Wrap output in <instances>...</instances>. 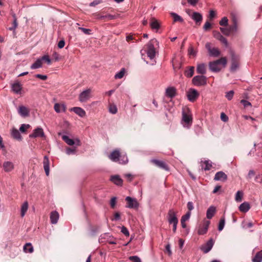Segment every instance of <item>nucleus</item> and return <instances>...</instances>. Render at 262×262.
I'll list each match as a JSON object with an SVG mask.
<instances>
[{
  "mask_svg": "<svg viewBox=\"0 0 262 262\" xmlns=\"http://www.w3.org/2000/svg\"><path fill=\"white\" fill-rule=\"evenodd\" d=\"M59 213L57 211L51 212L50 216L51 223L53 224H56L59 219Z\"/></svg>",
  "mask_w": 262,
  "mask_h": 262,
  "instance_id": "obj_23",
  "label": "nucleus"
},
{
  "mask_svg": "<svg viewBox=\"0 0 262 262\" xmlns=\"http://www.w3.org/2000/svg\"><path fill=\"white\" fill-rule=\"evenodd\" d=\"M13 17L14 18V21L13 22L12 26L9 28V30L11 31L14 30L17 27V19L15 15L14 14Z\"/></svg>",
  "mask_w": 262,
  "mask_h": 262,
  "instance_id": "obj_43",
  "label": "nucleus"
},
{
  "mask_svg": "<svg viewBox=\"0 0 262 262\" xmlns=\"http://www.w3.org/2000/svg\"><path fill=\"white\" fill-rule=\"evenodd\" d=\"M157 43V40L155 39H151L145 45V52L147 56L150 59H154L156 56V51L155 48V44Z\"/></svg>",
  "mask_w": 262,
  "mask_h": 262,
  "instance_id": "obj_2",
  "label": "nucleus"
},
{
  "mask_svg": "<svg viewBox=\"0 0 262 262\" xmlns=\"http://www.w3.org/2000/svg\"><path fill=\"white\" fill-rule=\"evenodd\" d=\"M243 195L244 193L242 191H238L235 194V200L237 202H242Z\"/></svg>",
  "mask_w": 262,
  "mask_h": 262,
  "instance_id": "obj_41",
  "label": "nucleus"
},
{
  "mask_svg": "<svg viewBox=\"0 0 262 262\" xmlns=\"http://www.w3.org/2000/svg\"><path fill=\"white\" fill-rule=\"evenodd\" d=\"M215 212V208L211 206L210 207L207 211L206 216L207 219H211L213 216L214 213Z\"/></svg>",
  "mask_w": 262,
  "mask_h": 262,
  "instance_id": "obj_34",
  "label": "nucleus"
},
{
  "mask_svg": "<svg viewBox=\"0 0 262 262\" xmlns=\"http://www.w3.org/2000/svg\"><path fill=\"white\" fill-rule=\"evenodd\" d=\"M94 15L97 17V19H100V20H103L104 21L113 20L116 18V16L115 15H113L111 14L101 15H100L99 13H94Z\"/></svg>",
  "mask_w": 262,
  "mask_h": 262,
  "instance_id": "obj_18",
  "label": "nucleus"
},
{
  "mask_svg": "<svg viewBox=\"0 0 262 262\" xmlns=\"http://www.w3.org/2000/svg\"><path fill=\"white\" fill-rule=\"evenodd\" d=\"M110 180L117 185L121 186L122 185L123 180L118 175L111 176Z\"/></svg>",
  "mask_w": 262,
  "mask_h": 262,
  "instance_id": "obj_24",
  "label": "nucleus"
},
{
  "mask_svg": "<svg viewBox=\"0 0 262 262\" xmlns=\"http://www.w3.org/2000/svg\"><path fill=\"white\" fill-rule=\"evenodd\" d=\"M121 231L122 233H123L126 236H128L129 235V233L128 229L124 226H122L121 227Z\"/></svg>",
  "mask_w": 262,
  "mask_h": 262,
  "instance_id": "obj_58",
  "label": "nucleus"
},
{
  "mask_svg": "<svg viewBox=\"0 0 262 262\" xmlns=\"http://www.w3.org/2000/svg\"><path fill=\"white\" fill-rule=\"evenodd\" d=\"M230 33L235 32L237 30V25L232 24L229 27H228Z\"/></svg>",
  "mask_w": 262,
  "mask_h": 262,
  "instance_id": "obj_47",
  "label": "nucleus"
},
{
  "mask_svg": "<svg viewBox=\"0 0 262 262\" xmlns=\"http://www.w3.org/2000/svg\"><path fill=\"white\" fill-rule=\"evenodd\" d=\"M196 72L201 74H205L206 72V65L204 63L199 64L196 68Z\"/></svg>",
  "mask_w": 262,
  "mask_h": 262,
  "instance_id": "obj_31",
  "label": "nucleus"
},
{
  "mask_svg": "<svg viewBox=\"0 0 262 262\" xmlns=\"http://www.w3.org/2000/svg\"><path fill=\"white\" fill-rule=\"evenodd\" d=\"M125 72V69L124 68H122L120 71L119 72L117 73L115 75V79H121V78H122L124 76V75Z\"/></svg>",
  "mask_w": 262,
  "mask_h": 262,
  "instance_id": "obj_42",
  "label": "nucleus"
},
{
  "mask_svg": "<svg viewBox=\"0 0 262 262\" xmlns=\"http://www.w3.org/2000/svg\"><path fill=\"white\" fill-rule=\"evenodd\" d=\"M250 208V206L249 203L244 202L240 205L239 207V210L242 212H247Z\"/></svg>",
  "mask_w": 262,
  "mask_h": 262,
  "instance_id": "obj_27",
  "label": "nucleus"
},
{
  "mask_svg": "<svg viewBox=\"0 0 262 262\" xmlns=\"http://www.w3.org/2000/svg\"><path fill=\"white\" fill-rule=\"evenodd\" d=\"M54 110L57 113L65 112L66 107L64 104L55 103L54 105Z\"/></svg>",
  "mask_w": 262,
  "mask_h": 262,
  "instance_id": "obj_26",
  "label": "nucleus"
},
{
  "mask_svg": "<svg viewBox=\"0 0 262 262\" xmlns=\"http://www.w3.org/2000/svg\"><path fill=\"white\" fill-rule=\"evenodd\" d=\"M231 19L233 24L237 25V18L234 14H231Z\"/></svg>",
  "mask_w": 262,
  "mask_h": 262,
  "instance_id": "obj_62",
  "label": "nucleus"
},
{
  "mask_svg": "<svg viewBox=\"0 0 262 262\" xmlns=\"http://www.w3.org/2000/svg\"><path fill=\"white\" fill-rule=\"evenodd\" d=\"M252 261V262H262V250L256 253Z\"/></svg>",
  "mask_w": 262,
  "mask_h": 262,
  "instance_id": "obj_35",
  "label": "nucleus"
},
{
  "mask_svg": "<svg viewBox=\"0 0 262 262\" xmlns=\"http://www.w3.org/2000/svg\"><path fill=\"white\" fill-rule=\"evenodd\" d=\"M71 111H73L76 114L79 115L81 117H83L86 115L85 111L79 107H74L71 109Z\"/></svg>",
  "mask_w": 262,
  "mask_h": 262,
  "instance_id": "obj_22",
  "label": "nucleus"
},
{
  "mask_svg": "<svg viewBox=\"0 0 262 262\" xmlns=\"http://www.w3.org/2000/svg\"><path fill=\"white\" fill-rule=\"evenodd\" d=\"M150 26L152 29L158 30L160 25L158 21L155 18H151L150 21Z\"/></svg>",
  "mask_w": 262,
  "mask_h": 262,
  "instance_id": "obj_28",
  "label": "nucleus"
},
{
  "mask_svg": "<svg viewBox=\"0 0 262 262\" xmlns=\"http://www.w3.org/2000/svg\"><path fill=\"white\" fill-rule=\"evenodd\" d=\"M42 61L41 59H38L31 66L32 69H36L41 67Z\"/></svg>",
  "mask_w": 262,
  "mask_h": 262,
  "instance_id": "obj_40",
  "label": "nucleus"
},
{
  "mask_svg": "<svg viewBox=\"0 0 262 262\" xmlns=\"http://www.w3.org/2000/svg\"><path fill=\"white\" fill-rule=\"evenodd\" d=\"M205 48L208 50L210 56L217 57L220 55L221 52L219 50L216 48H212L210 42L206 43Z\"/></svg>",
  "mask_w": 262,
  "mask_h": 262,
  "instance_id": "obj_8",
  "label": "nucleus"
},
{
  "mask_svg": "<svg viewBox=\"0 0 262 262\" xmlns=\"http://www.w3.org/2000/svg\"><path fill=\"white\" fill-rule=\"evenodd\" d=\"M41 61L43 60L46 61L48 64H50L51 63V59H50L48 55H44L40 59Z\"/></svg>",
  "mask_w": 262,
  "mask_h": 262,
  "instance_id": "obj_54",
  "label": "nucleus"
},
{
  "mask_svg": "<svg viewBox=\"0 0 262 262\" xmlns=\"http://www.w3.org/2000/svg\"><path fill=\"white\" fill-rule=\"evenodd\" d=\"M21 89V85L19 82L15 83L12 85V91L16 94L20 93Z\"/></svg>",
  "mask_w": 262,
  "mask_h": 262,
  "instance_id": "obj_29",
  "label": "nucleus"
},
{
  "mask_svg": "<svg viewBox=\"0 0 262 262\" xmlns=\"http://www.w3.org/2000/svg\"><path fill=\"white\" fill-rule=\"evenodd\" d=\"M11 134L12 137L14 139L18 140H21V136L19 131L17 129L13 128L11 130Z\"/></svg>",
  "mask_w": 262,
  "mask_h": 262,
  "instance_id": "obj_30",
  "label": "nucleus"
},
{
  "mask_svg": "<svg viewBox=\"0 0 262 262\" xmlns=\"http://www.w3.org/2000/svg\"><path fill=\"white\" fill-rule=\"evenodd\" d=\"M187 207L188 210V211L191 212V211L194 209L193 203L192 202H188L187 204Z\"/></svg>",
  "mask_w": 262,
  "mask_h": 262,
  "instance_id": "obj_61",
  "label": "nucleus"
},
{
  "mask_svg": "<svg viewBox=\"0 0 262 262\" xmlns=\"http://www.w3.org/2000/svg\"><path fill=\"white\" fill-rule=\"evenodd\" d=\"M3 167L5 171L8 172L11 171L13 168V164L11 162H5L3 164Z\"/></svg>",
  "mask_w": 262,
  "mask_h": 262,
  "instance_id": "obj_32",
  "label": "nucleus"
},
{
  "mask_svg": "<svg viewBox=\"0 0 262 262\" xmlns=\"http://www.w3.org/2000/svg\"><path fill=\"white\" fill-rule=\"evenodd\" d=\"M24 250L25 252L32 253L33 252V247L31 243H27L24 246Z\"/></svg>",
  "mask_w": 262,
  "mask_h": 262,
  "instance_id": "obj_37",
  "label": "nucleus"
},
{
  "mask_svg": "<svg viewBox=\"0 0 262 262\" xmlns=\"http://www.w3.org/2000/svg\"><path fill=\"white\" fill-rule=\"evenodd\" d=\"M210 224L209 221L204 220L202 224H200L198 227V233L199 235H204L206 234Z\"/></svg>",
  "mask_w": 262,
  "mask_h": 262,
  "instance_id": "obj_7",
  "label": "nucleus"
},
{
  "mask_svg": "<svg viewBox=\"0 0 262 262\" xmlns=\"http://www.w3.org/2000/svg\"><path fill=\"white\" fill-rule=\"evenodd\" d=\"M227 63V60L226 57H222L216 60L210 62L209 63V67L210 70L214 72H219L221 69V66L223 67H226Z\"/></svg>",
  "mask_w": 262,
  "mask_h": 262,
  "instance_id": "obj_1",
  "label": "nucleus"
},
{
  "mask_svg": "<svg viewBox=\"0 0 262 262\" xmlns=\"http://www.w3.org/2000/svg\"><path fill=\"white\" fill-rule=\"evenodd\" d=\"M199 96L198 91L194 89H190L187 94L188 98L191 102L194 101Z\"/></svg>",
  "mask_w": 262,
  "mask_h": 262,
  "instance_id": "obj_17",
  "label": "nucleus"
},
{
  "mask_svg": "<svg viewBox=\"0 0 262 262\" xmlns=\"http://www.w3.org/2000/svg\"><path fill=\"white\" fill-rule=\"evenodd\" d=\"M171 16L172 17L173 19V22H183V19L177 14L172 12L170 13Z\"/></svg>",
  "mask_w": 262,
  "mask_h": 262,
  "instance_id": "obj_36",
  "label": "nucleus"
},
{
  "mask_svg": "<svg viewBox=\"0 0 262 262\" xmlns=\"http://www.w3.org/2000/svg\"><path fill=\"white\" fill-rule=\"evenodd\" d=\"M192 81L193 84L196 86L205 85L207 83L206 77L203 75L194 76Z\"/></svg>",
  "mask_w": 262,
  "mask_h": 262,
  "instance_id": "obj_6",
  "label": "nucleus"
},
{
  "mask_svg": "<svg viewBox=\"0 0 262 262\" xmlns=\"http://www.w3.org/2000/svg\"><path fill=\"white\" fill-rule=\"evenodd\" d=\"M76 147H74V148H70L68 147L66 149V153L68 155L74 154L76 152Z\"/></svg>",
  "mask_w": 262,
  "mask_h": 262,
  "instance_id": "obj_52",
  "label": "nucleus"
},
{
  "mask_svg": "<svg viewBox=\"0 0 262 262\" xmlns=\"http://www.w3.org/2000/svg\"><path fill=\"white\" fill-rule=\"evenodd\" d=\"M129 259L133 262H141L140 258L137 256H130Z\"/></svg>",
  "mask_w": 262,
  "mask_h": 262,
  "instance_id": "obj_56",
  "label": "nucleus"
},
{
  "mask_svg": "<svg viewBox=\"0 0 262 262\" xmlns=\"http://www.w3.org/2000/svg\"><path fill=\"white\" fill-rule=\"evenodd\" d=\"M127 201V207L129 208H137L138 207V203L136 199H132L130 196H127L125 199Z\"/></svg>",
  "mask_w": 262,
  "mask_h": 262,
  "instance_id": "obj_16",
  "label": "nucleus"
},
{
  "mask_svg": "<svg viewBox=\"0 0 262 262\" xmlns=\"http://www.w3.org/2000/svg\"><path fill=\"white\" fill-rule=\"evenodd\" d=\"M116 198L113 197L111 200V202H110L111 207L112 208H114L116 206Z\"/></svg>",
  "mask_w": 262,
  "mask_h": 262,
  "instance_id": "obj_60",
  "label": "nucleus"
},
{
  "mask_svg": "<svg viewBox=\"0 0 262 262\" xmlns=\"http://www.w3.org/2000/svg\"><path fill=\"white\" fill-rule=\"evenodd\" d=\"M30 127V125L29 124H23L20 126L19 130L21 132L25 133L26 131V130Z\"/></svg>",
  "mask_w": 262,
  "mask_h": 262,
  "instance_id": "obj_50",
  "label": "nucleus"
},
{
  "mask_svg": "<svg viewBox=\"0 0 262 262\" xmlns=\"http://www.w3.org/2000/svg\"><path fill=\"white\" fill-rule=\"evenodd\" d=\"M204 163L205 164V167L204 168L205 170H209L211 169L212 165L209 161H205Z\"/></svg>",
  "mask_w": 262,
  "mask_h": 262,
  "instance_id": "obj_55",
  "label": "nucleus"
},
{
  "mask_svg": "<svg viewBox=\"0 0 262 262\" xmlns=\"http://www.w3.org/2000/svg\"><path fill=\"white\" fill-rule=\"evenodd\" d=\"M227 179V176L223 171H219L215 174L214 180L215 181H221L225 182Z\"/></svg>",
  "mask_w": 262,
  "mask_h": 262,
  "instance_id": "obj_20",
  "label": "nucleus"
},
{
  "mask_svg": "<svg viewBox=\"0 0 262 262\" xmlns=\"http://www.w3.org/2000/svg\"><path fill=\"white\" fill-rule=\"evenodd\" d=\"M176 89L173 87H170L166 89V96L170 97L172 98L173 97L176 95Z\"/></svg>",
  "mask_w": 262,
  "mask_h": 262,
  "instance_id": "obj_33",
  "label": "nucleus"
},
{
  "mask_svg": "<svg viewBox=\"0 0 262 262\" xmlns=\"http://www.w3.org/2000/svg\"><path fill=\"white\" fill-rule=\"evenodd\" d=\"M211 27V25L209 21H206L203 26V29L205 31L209 30Z\"/></svg>",
  "mask_w": 262,
  "mask_h": 262,
  "instance_id": "obj_59",
  "label": "nucleus"
},
{
  "mask_svg": "<svg viewBox=\"0 0 262 262\" xmlns=\"http://www.w3.org/2000/svg\"><path fill=\"white\" fill-rule=\"evenodd\" d=\"M28 209V203L27 202H24L21 207V216L23 217Z\"/></svg>",
  "mask_w": 262,
  "mask_h": 262,
  "instance_id": "obj_39",
  "label": "nucleus"
},
{
  "mask_svg": "<svg viewBox=\"0 0 262 262\" xmlns=\"http://www.w3.org/2000/svg\"><path fill=\"white\" fill-rule=\"evenodd\" d=\"M62 140L69 145L72 146L76 145L78 146L81 145V142L79 139H75V140L70 139L68 136L63 135L62 136Z\"/></svg>",
  "mask_w": 262,
  "mask_h": 262,
  "instance_id": "obj_9",
  "label": "nucleus"
},
{
  "mask_svg": "<svg viewBox=\"0 0 262 262\" xmlns=\"http://www.w3.org/2000/svg\"><path fill=\"white\" fill-rule=\"evenodd\" d=\"M43 168L47 176H49L50 169H49V160L47 156H45L43 158Z\"/></svg>",
  "mask_w": 262,
  "mask_h": 262,
  "instance_id": "obj_25",
  "label": "nucleus"
},
{
  "mask_svg": "<svg viewBox=\"0 0 262 262\" xmlns=\"http://www.w3.org/2000/svg\"><path fill=\"white\" fill-rule=\"evenodd\" d=\"M30 138H37L45 137L43 129L41 127H37L34 130L33 133L29 135Z\"/></svg>",
  "mask_w": 262,
  "mask_h": 262,
  "instance_id": "obj_15",
  "label": "nucleus"
},
{
  "mask_svg": "<svg viewBox=\"0 0 262 262\" xmlns=\"http://www.w3.org/2000/svg\"><path fill=\"white\" fill-rule=\"evenodd\" d=\"M91 90L87 89L81 92L79 96V100L83 102L87 101L91 97Z\"/></svg>",
  "mask_w": 262,
  "mask_h": 262,
  "instance_id": "obj_10",
  "label": "nucleus"
},
{
  "mask_svg": "<svg viewBox=\"0 0 262 262\" xmlns=\"http://www.w3.org/2000/svg\"><path fill=\"white\" fill-rule=\"evenodd\" d=\"M228 19L227 17H224L219 23L221 26H227L228 25Z\"/></svg>",
  "mask_w": 262,
  "mask_h": 262,
  "instance_id": "obj_49",
  "label": "nucleus"
},
{
  "mask_svg": "<svg viewBox=\"0 0 262 262\" xmlns=\"http://www.w3.org/2000/svg\"><path fill=\"white\" fill-rule=\"evenodd\" d=\"M186 12L191 19L195 21L196 26L201 25L203 20V16L200 13L194 12L191 10H187Z\"/></svg>",
  "mask_w": 262,
  "mask_h": 262,
  "instance_id": "obj_5",
  "label": "nucleus"
},
{
  "mask_svg": "<svg viewBox=\"0 0 262 262\" xmlns=\"http://www.w3.org/2000/svg\"><path fill=\"white\" fill-rule=\"evenodd\" d=\"M239 67V57L234 54L232 55L231 57V65L230 70L233 72L236 71Z\"/></svg>",
  "mask_w": 262,
  "mask_h": 262,
  "instance_id": "obj_11",
  "label": "nucleus"
},
{
  "mask_svg": "<svg viewBox=\"0 0 262 262\" xmlns=\"http://www.w3.org/2000/svg\"><path fill=\"white\" fill-rule=\"evenodd\" d=\"M215 16V12L211 10L209 11V18L210 20L213 19Z\"/></svg>",
  "mask_w": 262,
  "mask_h": 262,
  "instance_id": "obj_64",
  "label": "nucleus"
},
{
  "mask_svg": "<svg viewBox=\"0 0 262 262\" xmlns=\"http://www.w3.org/2000/svg\"><path fill=\"white\" fill-rule=\"evenodd\" d=\"M225 219H224V217H222L220 220V223L219 224L218 229L219 231H222L223 229L224 226H225Z\"/></svg>",
  "mask_w": 262,
  "mask_h": 262,
  "instance_id": "obj_45",
  "label": "nucleus"
},
{
  "mask_svg": "<svg viewBox=\"0 0 262 262\" xmlns=\"http://www.w3.org/2000/svg\"><path fill=\"white\" fill-rule=\"evenodd\" d=\"M220 29L221 31L222 32V33L226 36H229L230 34L228 28H225L221 27L220 28Z\"/></svg>",
  "mask_w": 262,
  "mask_h": 262,
  "instance_id": "obj_53",
  "label": "nucleus"
},
{
  "mask_svg": "<svg viewBox=\"0 0 262 262\" xmlns=\"http://www.w3.org/2000/svg\"><path fill=\"white\" fill-rule=\"evenodd\" d=\"M221 119L224 122H227L228 120V117L224 113H222L221 114Z\"/></svg>",
  "mask_w": 262,
  "mask_h": 262,
  "instance_id": "obj_63",
  "label": "nucleus"
},
{
  "mask_svg": "<svg viewBox=\"0 0 262 262\" xmlns=\"http://www.w3.org/2000/svg\"><path fill=\"white\" fill-rule=\"evenodd\" d=\"M79 30H81L82 32H83L85 34L90 35L92 34V30L89 29H86L84 28L79 27Z\"/></svg>",
  "mask_w": 262,
  "mask_h": 262,
  "instance_id": "obj_51",
  "label": "nucleus"
},
{
  "mask_svg": "<svg viewBox=\"0 0 262 262\" xmlns=\"http://www.w3.org/2000/svg\"><path fill=\"white\" fill-rule=\"evenodd\" d=\"M121 157V153L119 149H115L108 156V158L114 162L119 161L120 163L125 164L127 162V158L125 156L123 157V162L120 161V158Z\"/></svg>",
  "mask_w": 262,
  "mask_h": 262,
  "instance_id": "obj_4",
  "label": "nucleus"
},
{
  "mask_svg": "<svg viewBox=\"0 0 262 262\" xmlns=\"http://www.w3.org/2000/svg\"><path fill=\"white\" fill-rule=\"evenodd\" d=\"M30 110L26 107L20 105L18 108V114L22 117H26L29 116Z\"/></svg>",
  "mask_w": 262,
  "mask_h": 262,
  "instance_id": "obj_21",
  "label": "nucleus"
},
{
  "mask_svg": "<svg viewBox=\"0 0 262 262\" xmlns=\"http://www.w3.org/2000/svg\"><path fill=\"white\" fill-rule=\"evenodd\" d=\"M242 225L243 228L248 229L253 227V224L252 222H244L242 224Z\"/></svg>",
  "mask_w": 262,
  "mask_h": 262,
  "instance_id": "obj_48",
  "label": "nucleus"
},
{
  "mask_svg": "<svg viewBox=\"0 0 262 262\" xmlns=\"http://www.w3.org/2000/svg\"><path fill=\"white\" fill-rule=\"evenodd\" d=\"M168 220L170 224H178V220L176 216V213L173 209L169 210L168 213Z\"/></svg>",
  "mask_w": 262,
  "mask_h": 262,
  "instance_id": "obj_12",
  "label": "nucleus"
},
{
  "mask_svg": "<svg viewBox=\"0 0 262 262\" xmlns=\"http://www.w3.org/2000/svg\"><path fill=\"white\" fill-rule=\"evenodd\" d=\"M194 71V68L193 67H190L188 69L186 70L185 71V75L187 77H191Z\"/></svg>",
  "mask_w": 262,
  "mask_h": 262,
  "instance_id": "obj_38",
  "label": "nucleus"
},
{
  "mask_svg": "<svg viewBox=\"0 0 262 262\" xmlns=\"http://www.w3.org/2000/svg\"><path fill=\"white\" fill-rule=\"evenodd\" d=\"M190 215H191V212L187 211V212L185 215H184L182 216L181 221L186 222V221H188L189 219Z\"/></svg>",
  "mask_w": 262,
  "mask_h": 262,
  "instance_id": "obj_44",
  "label": "nucleus"
},
{
  "mask_svg": "<svg viewBox=\"0 0 262 262\" xmlns=\"http://www.w3.org/2000/svg\"><path fill=\"white\" fill-rule=\"evenodd\" d=\"M214 241L212 238H210L206 244L203 245L201 247V250L205 253L209 252L212 249Z\"/></svg>",
  "mask_w": 262,
  "mask_h": 262,
  "instance_id": "obj_14",
  "label": "nucleus"
},
{
  "mask_svg": "<svg viewBox=\"0 0 262 262\" xmlns=\"http://www.w3.org/2000/svg\"><path fill=\"white\" fill-rule=\"evenodd\" d=\"M109 111L113 114H115L117 112V108L115 105L110 104L109 106Z\"/></svg>",
  "mask_w": 262,
  "mask_h": 262,
  "instance_id": "obj_46",
  "label": "nucleus"
},
{
  "mask_svg": "<svg viewBox=\"0 0 262 262\" xmlns=\"http://www.w3.org/2000/svg\"><path fill=\"white\" fill-rule=\"evenodd\" d=\"M150 161L156 166L166 171L169 170V167L165 162L156 159H152Z\"/></svg>",
  "mask_w": 262,
  "mask_h": 262,
  "instance_id": "obj_13",
  "label": "nucleus"
},
{
  "mask_svg": "<svg viewBox=\"0 0 262 262\" xmlns=\"http://www.w3.org/2000/svg\"><path fill=\"white\" fill-rule=\"evenodd\" d=\"M192 117L189 108L185 109L182 112V123L184 127L189 128L192 124Z\"/></svg>",
  "mask_w": 262,
  "mask_h": 262,
  "instance_id": "obj_3",
  "label": "nucleus"
},
{
  "mask_svg": "<svg viewBox=\"0 0 262 262\" xmlns=\"http://www.w3.org/2000/svg\"><path fill=\"white\" fill-rule=\"evenodd\" d=\"M213 35L214 38L219 40L221 42L225 45L227 46L228 42L227 39L218 31H214L213 32Z\"/></svg>",
  "mask_w": 262,
  "mask_h": 262,
  "instance_id": "obj_19",
  "label": "nucleus"
},
{
  "mask_svg": "<svg viewBox=\"0 0 262 262\" xmlns=\"http://www.w3.org/2000/svg\"><path fill=\"white\" fill-rule=\"evenodd\" d=\"M234 95L233 91H230L226 94V97L229 100H231Z\"/></svg>",
  "mask_w": 262,
  "mask_h": 262,
  "instance_id": "obj_57",
  "label": "nucleus"
}]
</instances>
